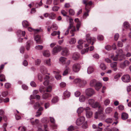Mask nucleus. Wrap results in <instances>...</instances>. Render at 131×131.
Returning a JSON list of instances; mask_svg holds the SVG:
<instances>
[{
  "mask_svg": "<svg viewBox=\"0 0 131 131\" xmlns=\"http://www.w3.org/2000/svg\"><path fill=\"white\" fill-rule=\"evenodd\" d=\"M110 103V101L109 100L107 99L105 100L104 102V104L106 105H108Z\"/></svg>",
  "mask_w": 131,
  "mask_h": 131,
  "instance_id": "nucleus-54",
  "label": "nucleus"
},
{
  "mask_svg": "<svg viewBox=\"0 0 131 131\" xmlns=\"http://www.w3.org/2000/svg\"><path fill=\"white\" fill-rule=\"evenodd\" d=\"M74 128L72 126H71L69 127L68 128V130L69 131H72L74 130Z\"/></svg>",
  "mask_w": 131,
  "mask_h": 131,
  "instance_id": "nucleus-62",
  "label": "nucleus"
},
{
  "mask_svg": "<svg viewBox=\"0 0 131 131\" xmlns=\"http://www.w3.org/2000/svg\"><path fill=\"white\" fill-rule=\"evenodd\" d=\"M80 57V54L78 52L74 53L72 56V58L74 60H78Z\"/></svg>",
  "mask_w": 131,
  "mask_h": 131,
  "instance_id": "nucleus-12",
  "label": "nucleus"
},
{
  "mask_svg": "<svg viewBox=\"0 0 131 131\" xmlns=\"http://www.w3.org/2000/svg\"><path fill=\"white\" fill-rule=\"evenodd\" d=\"M70 29H71L70 31V33L72 34L71 36H73L74 35V34L73 32L75 31V27L74 26H71V27L70 28Z\"/></svg>",
  "mask_w": 131,
  "mask_h": 131,
  "instance_id": "nucleus-28",
  "label": "nucleus"
},
{
  "mask_svg": "<svg viewBox=\"0 0 131 131\" xmlns=\"http://www.w3.org/2000/svg\"><path fill=\"white\" fill-rule=\"evenodd\" d=\"M89 50V48L83 49L81 51V54H84L85 53L87 52Z\"/></svg>",
  "mask_w": 131,
  "mask_h": 131,
  "instance_id": "nucleus-45",
  "label": "nucleus"
},
{
  "mask_svg": "<svg viewBox=\"0 0 131 131\" xmlns=\"http://www.w3.org/2000/svg\"><path fill=\"white\" fill-rule=\"evenodd\" d=\"M59 7L57 6H54L52 8V10L54 11H57L59 9Z\"/></svg>",
  "mask_w": 131,
  "mask_h": 131,
  "instance_id": "nucleus-60",
  "label": "nucleus"
},
{
  "mask_svg": "<svg viewBox=\"0 0 131 131\" xmlns=\"http://www.w3.org/2000/svg\"><path fill=\"white\" fill-rule=\"evenodd\" d=\"M8 94V92L7 91L3 92L2 93V95L3 97H5Z\"/></svg>",
  "mask_w": 131,
  "mask_h": 131,
  "instance_id": "nucleus-58",
  "label": "nucleus"
},
{
  "mask_svg": "<svg viewBox=\"0 0 131 131\" xmlns=\"http://www.w3.org/2000/svg\"><path fill=\"white\" fill-rule=\"evenodd\" d=\"M43 54L44 56L48 57L50 55V52L48 50H45L43 52Z\"/></svg>",
  "mask_w": 131,
  "mask_h": 131,
  "instance_id": "nucleus-25",
  "label": "nucleus"
},
{
  "mask_svg": "<svg viewBox=\"0 0 131 131\" xmlns=\"http://www.w3.org/2000/svg\"><path fill=\"white\" fill-rule=\"evenodd\" d=\"M31 43V41L30 40L28 41L27 42L25 47L26 50L28 51L30 49Z\"/></svg>",
  "mask_w": 131,
  "mask_h": 131,
  "instance_id": "nucleus-26",
  "label": "nucleus"
},
{
  "mask_svg": "<svg viewBox=\"0 0 131 131\" xmlns=\"http://www.w3.org/2000/svg\"><path fill=\"white\" fill-rule=\"evenodd\" d=\"M40 70L42 73L43 74L47 73V69L44 66L41 67L40 68Z\"/></svg>",
  "mask_w": 131,
  "mask_h": 131,
  "instance_id": "nucleus-19",
  "label": "nucleus"
},
{
  "mask_svg": "<svg viewBox=\"0 0 131 131\" xmlns=\"http://www.w3.org/2000/svg\"><path fill=\"white\" fill-rule=\"evenodd\" d=\"M85 93L86 95L89 96H91L95 93L94 90L92 88L87 89L85 90Z\"/></svg>",
  "mask_w": 131,
  "mask_h": 131,
  "instance_id": "nucleus-6",
  "label": "nucleus"
},
{
  "mask_svg": "<svg viewBox=\"0 0 131 131\" xmlns=\"http://www.w3.org/2000/svg\"><path fill=\"white\" fill-rule=\"evenodd\" d=\"M100 68L102 70H105L106 68V67L105 64L103 63L101 64L100 66Z\"/></svg>",
  "mask_w": 131,
  "mask_h": 131,
  "instance_id": "nucleus-43",
  "label": "nucleus"
},
{
  "mask_svg": "<svg viewBox=\"0 0 131 131\" xmlns=\"http://www.w3.org/2000/svg\"><path fill=\"white\" fill-rule=\"evenodd\" d=\"M43 48V46L42 45H38L35 46V49L37 50H42Z\"/></svg>",
  "mask_w": 131,
  "mask_h": 131,
  "instance_id": "nucleus-41",
  "label": "nucleus"
},
{
  "mask_svg": "<svg viewBox=\"0 0 131 131\" xmlns=\"http://www.w3.org/2000/svg\"><path fill=\"white\" fill-rule=\"evenodd\" d=\"M88 103L93 107H98L99 108H101V106L99 105V103L95 102L94 100L93 99H89L88 101Z\"/></svg>",
  "mask_w": 131,
  "mask_h": 131,
  "instance_id": "nucleus-2",
  "label": "nucleus"
},
{
  "mask_svg": "<svg viewBox=\"0 0 131 131\" xmlns=\"http://www.w3.org/2000/svg\"><path fill=\"white\" fill-rule=\"evenodd\" d=\"M44 62L45 64L48 66H50L51 65L50 59L47 60H45L44 61Z\"/></svg>",
  "mask_w": 131,
  "mask_h": 131,
  "instance_id": "nucleus-33",
  "label": "nucleus"
},
{
  "mask_svg": "<svg viewBox=\"0 0 131 131\" xmlns=\"http://www.w3.org/2000/svg\"><path fill=\"white\" fill-rule=\"evenodd\" d=\"M81 80L80 79L77 78L75 79L73 81V83L74 84H76L79 85V84L81 81Z\"/></svg>",
  "mask_w": 131,
  "mask_h": 131,
  "instance_id": "nucleus-32",
  "label": "nucleus"
},
{
  "mask_svg": "<svg viewBox=\"0 0 131 131\" xmlns=\"http://www.w3.org/2000/svg\"><path fill=\"white\" fill-rule=\"evenodd\" d=\"M62 49L61 47L59 46H55L53 49L52 53L53 55H56Z\"/></svg>",
  "mask_w": 131,
  "mask_h": 131,
  "instance_id": "nucleus-4",
  "label": "nucleus"
},
{
  "mask_svg": "<svg viewBox=\"0 0 131 131\" xmlns=\"http://www.w3.org/2000/svg\"><path fill=\"white\" fill-rule=\"evenodd\" d=\"M58 101V97H54L52 100V103H54Z\"/></svg>",
  "mask_w": 131,
  "mask_h": 131,
  "instance_id": "nucleus-47",
  "label": "nucleus"
},
{
  "mask_svg": "<svg viewBox=\"0 0 131 131\" xmlns=\"http://www.w3.org/2000/svg\"><path fill=\"white\" fill-rule=\"evenodd\" d=\"M97 82L95 80L93 79L90 81V85L91 86H94Z\"/></svg>",
  "mask_w": 131,
  "mask_h": 131,
  "instance_id": "nucleus-27",
  "label": "nucleus"
},
{
  "mask_svg": "<svg viewBox=\"0 0 131 131\" xmlns=\"http://www.w3.org/2000/svg\"><path fill=\"white\" fill-rule=\"evenodd\" d=\"M83 3L85 5V7L86 8H87V5H91L92 4V2L91 1L88 2V0H83Z\"/></svg>",
  "mask_w": 131,
  "mask_h": 131,
  "instance_id": "nucleus-24",
  "label": "nucleus"
},
{
  "mask_svg": "<svg viewBox=\"0 0 131 131\" xmlns=\"http://www.w3.org/2000/svg\"><path fill=\"white\" fill-rule=\"evenodd\" d=\"M117 65V62H114L110 64L111 67L113 68V70L114 71H116L117 70V68H116Z\"/></svg>",
  "mask_w": 131,
  "mask_h": 131,
  "instance_id": "nucleus-16",
  "label": "nucleus"
},
{
  "mask_svg": "<svg viewBox=\"0 0 131 131\" xmlns=\"http://www.w3.org/2000/svg\"><path fill=\"white\" fill-rule=\"evenodd\" d=\"M34 39L36 42L38 44H41L42 43L40 37L39 35H38L36 36L35 37Z\"/></svg>",
  "mask_w": 131,
  "mask_h": 131,
  "instance_id": "nucleus-13",
  "label": "nucleus"
},
{
  "mask_svg": "<svg viewBox=\"0 0 131 131\" xmlns=\"http://www.w3.org/2000/svg\"><path fill=\"white\" fill-rule=\"evenodd\" d=\"M22 25L24 27H26L29 26V24L27 21L25 20L22 22Z\"/></svg>",
  "mask_w": 131,
  "mask_h": 131,
  "instance_id": "nucleus-44",
  "label": "nucleus"
},
{
  "mask_svg": "<svg viewBox=\"0 0 131 131\" xmlns=\"http://www.w3.org/2000/svg\"><path fill=\"white\" fill-rule=\"evenodd\" d=\"M85 100V96L83 95H82L80 96L79 98V101L81 102H84Z\"/></svg>",
  "mask_w": 131,
  "mask_h": 131,
  "instance_id": "nucleus-36",
  "label": "nucleus"
},
{
  "mask_svg": "<svg viewBox=\"0 0 131 131\" xmlns=\"http://www.w3.org/2000/svg\"><path fill=\"white\" fill-rule=\"evenodd\" d=\"M86 83V82L85 81L82 80H81V81L80 82L79 86L80 87H83Z\"/></svg>",
  "mask_w": 131,
  "mask_h": 131,
  "instance_id": "nucleus-29",
  "label": "nucleus"
},
{
  "mask_svg": "<svg viewBox=\"0 0 131 131\" xmlns=\"http://www.w3.org/2000/svg\"><path fill=\"white\" fill-rule=\"evenodd\" d=\"M69 21L70 26L69 27V28H70L71 27V26H73V20L71 19H69Z\"/></svg>",
  "mask_w": 131,
  "mask_h": 131,
  "instance_id": "nucleus-53",
  "label": "nucleus"
},
{
  "mask_svg": "<svg viewBox=\"0 0 131 131\" xmlns=\"http://www.w3.org/2000/svg\"><path fill=\"white\" fill-rule=\"evenodd\" d=\"M76 42V39L74 38H72L69 41V43L70 44H73L75 43Z\"/></svg>",
  "mask_w": 131,
  "mask_h": 131,
  "instance_id": "nucleus-40",
  "label": "nucleus"
},
{
  "mask_svg": "<svg viewBox=\"0 0 131 131\" xmlns=\"http://www.w3.org/2000/svg\"><path fill=\"white\" fill-rule=\"evenodd\" d=\"M121 116L122 119L125 120L128 118V115L127 113H123L122 114Z\"/></svg>",
  "mask_w": 131,
  "mask_h": 131,
  "instance_id": "nucleus-18",
  "label": "nucleus"
},
{
  "mask_svg": "<svg viewBox=\"0 0 131 131\" xmlns=\"http://www.w3.org/2000/svg\"><path fill=\"white\" fill-rule=\"evenodd\" d=\"M42 5V0H41L39 3H37L35 5V6L37 8L41 6Z\"/></svg>",
  "mask_w": 131,
  "mask_h": 131,
  "instance_id": "nucleus-42",
  "label": "nucleus"
},
{
  "mask_svg": "<svg viewBox=\"0 0 131 131\" xmlns=\"http://www.w3.org/2000/svg\"><path fill=\"white\" fill-rule=\"evenodd\" d=\"M85 118L84 117L82 116L78 118L76 121V124L78 126L82 125L84 122Z\"/></svg>",
  "mask_w": 131,
  "mask_h": 131,
  "instance_id": "nucleus-8",
  "label": "nucleus"
},
{
  "mask_svg": "<svg viewBox=\"0 0 131 131\" xmlns=\"http://www.w3.org/2000/svg\"><path fill=\"white\" fill-rule=\"evenodd\" d=\"M86 112V115L88 118H91L93 115V113L90 110V108L88 107H86L85 109Z\"/></svg>",
  "mask_w": 131,
  "mask_h": 131,
  "instance_id": "nucleus-3",
  "label": "nucleus"
},
{
  "mask_svg": "<svg viewBox=\"0 0 131 131\" xmlns=\"http://www.w3.org/2000/svg\"><path fill=\"white\" fill-rule=\"evenodd\" d=\"M40 105L39 103H36L34 105V108L35 109H37L40 106Z\"/></svg>",
  "mask_w": 131,
  "mask_h": 131,
  "instance_id": "nucleus-48",
  "label": "nucleus"
},
{
  "mask_svg": "<svg viewBox=\"0 0 131 131\" xmlns=\"http://www.w3.org/2000/svg\"><path fill=\"white\" fill-rule=\"evenodd\" d=\"M116 52L117 54V55L121 57H123L125 55L123 53V51L121 49H118L117 50Z\"/></svg>",
  "mask_w": 131,
  "mask_h": 131,
  "instance_id": "nucleus-11",
  "label": "nucleus"
},
{
  "mask_svg": "<svg viewBox=\"0 0 131 131\" xmlns=\"http://www.w3.org/2000/svg\"><path fill=\"white\" fill-rule=\"evenodd\" d=\"M85 10L86 11V12H85L83 15V18L84 19H86V17L89 15L88 13L90 11V10L88 9L87 8H85Z\"/></svg>",
  "mask_w": 131,
  "mask_h": 131,
  "instance_id": "nucleus-22",
  "label": "nucleus"
},
{
  "mask_svg": "<svg viewBox=\"0 0 131 131\" xmlns=\"http://www.w3.org/2000/svg\"><path fill=\"white\" fill-rule=\"evenodd\" d=\"M61 54L62 55L64 56H67L69 54V53L68 49L66 48H63Z\"/></svg>",
  "mask_w": 131,
  "mask_h": 131,
  "instance_id": "nucleus-10",
  "label": "nucleus"
},
{
  "mask_svg": "<svg viewBox=\"0 0 131 131\" xmlns=\"http://www.w3.org/2000/svg\"><path fill=\"white\" fill-rule=\"evenodd\" d=\"M70 71V69L68 67H66V68L65 69L64 71H63V75L64 76L68 74V73Z\"/></svg>",
  "mask_w": 131,
  "mask_h": 131,
  "instance_id": "nucleus-20",
  "label": "nucleus"
},
{
  "mask_svg": "<svg viewBox=\"0 0 131 131\" xmlns=\"http://www.w3.org/2000/svg\"><path fill=\"white\" fill-rule=\"evenodd\" d=\"M52 87L51 86H48L47 88L46 91L47 92H50L52 90Z\"/></svg>",
  "mask_w": 131,
  "mask_h": 131,
  "instance_id": "nucleus-51",
  "label": "nucleus"
},
{
  "mask_svg": "<svg viewBox=\"0 0 131 131\" xmlns=\"http://www.w3.org/2000/svg\"><path fill=\"white\" fill-rule=\"evenodd\" d=\"M45 77H46V79L45 80V81L43 82V84L45 85H47L49 83L48 79H49V77L48 75H46Z\"/></svg>",
  "mask_w": 131,
  "mask_h": 131,
  "instance_id": "nucleus-21",
  "label": "nucleus"
},
{
  "mask_svg": "<svg viewBox=\"0 0 131 131\" xmlns=\"http://www.w3.org/2000/svg\"><path fill=\"white\" fill-rule=\"evenodd\" d=\"M118 57H119V56L117 55V54L114 57H113V55H112V56H110L109 55V57L111 58V59H112L113 61H117L118 60Z\"/></svg>",
  "mask_w": 131,
  "mask_h": 131,
  "instance_id": "nucleus-30",
  "label": "nucleus"
},
{
  "mask_svg": "<svg viewBox=\"0 0 131 131\" xmlns=\"http://www.w3.org/2000/svg\"><path fill=\"white\" fill-rule=\"evenodd\" d=\"M41 121L44 123H46L47 122V119L46 117H44L41 119Z\"/></svg>",
  "mask_w": 131,
  "mask_h": 131,
  "instance_id": "nucleus-52",
  "label": "nucleus"
},
{
  "mask_svg": "<svg viewBox=\"0 0 131 131\" xmlns=\"http://www.w3.org/2000/svg\"><path fill=\"white\" fill-rule=\"evenodd\" d=\"M69 14L71 15H73L75 13L74 11L72 9H70L69 10Z\"/></svg>",
  "mask_w": 131,
  "mask_h": 131,
  "instance_id": "nucleus-64",
  "label": "nucleus"
},
{
  "mask_svg": "<svg viewBox=\"0 0 131 131\" xmlns=\"http://www.w3.org/2000/svg\"><path fill=\"white\" fill-rule=\"evenodd\" d=\"M94 69L92 67L90 66L88 68L87 73L89 74H90L93 72Z\"/></svg>",
  "mask_w": 131,
  "mask_h": 131,
  "instance_id": "nucleus-23",
  "label": "nucleus"
},
{
  "mask_svg": "<svg viewBox=\"0 0 131 131\" xmlns=\"http://www.w3.org/2000/svg\"><path fill=\"white\" fill-rule=\"evenodd\" d=\"M112 111V108L110 107H107L105 110V112L106 114H109L111 113Z\"/></svg>",
  "mask_w": 131,
  "mask_h": 131,
  "instance_id": "nucleus-38",
  "label": "nucleus"
},
{
  "mask_svg": "<svg viewBox=\"0 0 131 131\" xmlns=\"http://www.w3.org/2000/svg\"><path fill=\"white\" fill-rule=\"evenodd\" d=\"M86 39L88 43L85 44L84 46L85 47H88L91 42H92L91 45H93L94 42L96 41L95 38L94 37H91L89 34H87L86 35Z\"/></svg>",
  "mask_w": 131,
  "mask_h": 131,
  "instance_id": "nucleus-1",
  "label": "nucleus"
},
{
  "mask_svg": "<svg viewBox=\"0 0 131 131\" xmlns=\"http://www.w3.org/2000/svg\"><path fill=\"white\" fill-rule=\"evenodd\" d=\"M51 28L53 30H56L58 29V27L56 24H53L51 26Z\"/></svg>",
  "mask_w": 131,
  "mask_h": 131,
  "instance_id": "nucleus-50",
  "label": "nucleus"
},
{
  "mask_svg": "<svg viewBox=\"0 0 131 131\" xmlns=\"http://www.w3.org/2000/svg\"><path fill=\"white\" fill-rule=\"evenodd\" d=\"M118 109L120 110H122L124 109V107L122 105H120L118 107Z\"/></svg>",
  "mask_w": 131,
  "mask_h": 131,
  "instance_id": "nucleus-61",
  "label": "nucleus"
},
{
  "mask_svg": "<svg viewBox=\"0 0 131 131\" xmlns=\"http://www.w3.org/2000/svg\"><path fill=\"white\" fill-rule=\"evenodd\" d=\"M129 63H130L127 60H125L123 62L120 63L119 67L121 68L124 69L126 66H128Z\"/></svg>",
  "mask_w": 131,
  "mask_h": 131,
  "instance_id": "nucleus-9",
  "label": "nucleus"
},
{
  "mask_svg": "<svg viewBox=\"0 0 131 131\" xmlns=\"http://www.w3.org/2000/svg\"><path fill=\"white\" fill-rule=\"evenodd\" d=\"M64 96L66 97H69L70 96V93L67 90L64 93Z\"/></svg>",
  "mask_w": 131,
  "mask_h": 131,
  "instance_id": "nucleus-37",
  "label": "nucleus"
},
{
  "mask_svg": "<svg viewBox=\"0 0 131 131\" xmlns=\"http://www.w3.org/2000/svg\"><path fill=\"white\" fill-rule=\"evenodd\" d=\"M56 15L53 13H49V18L51 19H54L55 18Z\"/></svg>",
  "mask_w": 131,
  "mask_h": 131,
  "instance_id": "nucleus-31",
  "label": "nucleus"
},
{
  "mask_svg": "<svg viewBox=\"0 0 131 131\" xmlns=\"http://www.w3.org/2000/svg\"><path fill=\"white\" fill-rule=\"evenodd\" d=\"M102 86V84L100 82H97L95 85L94 87L95 89L97 91H99Z\"/></svg>",
  "mask_w": 131,
  "mask_h": 131,
  "instance_id": "nucleus-15",
  "label": "nucleus"
},
{
  "mask_svg": "<svg viewBox=\"0 0 131 131\" xmlns=\"http://www.w3.org/2000/svg\"><path fill=\"white\" fill-rule=\"evenodd\" d=\"M62 14L64 16H66L67 13L64 10H62L61 11Z\"/></svg>",
  "mask_w": 131,
  "mask_h": 131,
  "instance_id": "nucleus-63",
  "label": "nucleus"
},
{
  "mask_svg": "<svg viewBox=\"0 0 131 131\" xmlns=\"http://www.w3.org/2000/svg\"><path fill=\"white\" fill-rule=\"evenodd\" d=\"M97 39L98 40H103L104 39V37L102 35H99L98 36Z\"/></svg>",
  "mask_w": 131,
  "mask_h": 131,
  "instance_id": "nucleus-57",
  "label": "nucleus"
},
{
  "mask_svg": "<svg viewBox=\"0 0 131 131\" xmlns=\"http://www.w3.org/2000/svg\"><path fill=\"white\" fill-rule=\"evenodd\" d=\"M113 121V119L112 118H108L105 120V122L108 124L111 123Z\"/></svg>",
  "mask_w": 131,
  "mask_h": 131,
  "instance_id": "nucleus-39",
  "label": "nucleus"
},
{
  "mask_svg": "<svg viewBox=\"0 0 131 131\" xmlns=\"http://www.w3.org/2000/svg\"><path fill=\"white\" fill-rule=\"evenodd\" d=\"M80 65L79 63H75L72 66V70L73 71L75 72H78L80 70Z\"/></svg>",
  "mask_w": 131,
  "mask_h": 131,
  "instance_id": "nucleus-5",
  "label": "nucleus"
},
{
  "mask_svg": "<svg viewBox=\"0 0 131 131\" xmlns=\"http://www.w3.org/2000/svg\"><path fill=\"white\" fill-rule=\"evenodd\" d=\"M17 34L18 36H24L25 35V31H22L20 30H18L17 32Z\"/></svg>",
  "mask_w": 131,
  "mask_h": 131,
  "instance_id": "nucleus-14",
  "label": "nucleus"
},
{
  "mask_svg": "<svg viewBox=\"0 0 131 131\" xmlns=\"http://www.w3.org/2000/svg\"><path fill=\"white\" fill-rule=\"evenodd\" d=\"M53 73L56 75L55 77L57 80H60L61 79V76L59 74V72L57 71H53Z\"/></svg>",
  "mask_w": 131,
  "mask_h": 131,
  "instance_id": "nucleus-17",
  "label": "nucleus"
},
{
  "mask_svg": "<svg viewBox=\"0 0 131 131\" xmlns=\"http://www.w3.org/2000/svg\"><path fill=\"white\" fill-rule=\"evenodd\" d=\"M121 79L122 81L124 82H129L130 81V76L128 74L122 76Z\"/></svg>",
  "mask_w": 131,
  "mask_h": 131,
  "instance_id": "nucleus-7",
  "label": "nucleus"
},
{
  "mask_svg": "<svg viewBox=\"0 0 131 131\" xmlns=\"http://www.w3.org/2000/svg\"><path fill=\"white\" fill-rule=\"evenodd\" d=\"M45 75H43V77H42L41 75H38V77L39 80L40 81H41L43 79L44 80L46 79V77H45Z\"/></svg>",
  "mask_w": 131,
  "mask_h": 131,
  "instance_id": "nucleus-46",
  "label": "nucleus"
},
{
  "mask_svg": "<svg viewBox=\"0 0 131 131\" xmlns=\"http://www.w3.org/2000/svg\"><path fill=\"white\" fill-rule=\"evenodd\" d=\"M114 117L116 121L118 119V114L117 112H115L114 113Z\"/></svg>",
  "mask_w": 131,
  "mask_h": 131,
  "instance_id": "nucleus-55",
  "label": "nucleus"
},
{
  "mask_svg": "<svg viewBox=\"0 0 131 131\" xmlns=\"http://www.w3.org/2000/svg\"><path fill=\"white\" fill-rule=\"evenodd\" d=\"M39 90L41 93H42V92L44 93L46 91L45 90H44V87L43 86L41 87L40 88Z\"/></svg>",
  "mask_w": 131,
  "mask_h": 131,
  "instance_id": "nucleus-49",
  "label": "nucleus"
},
{
  "mask_svg": "<svg viewBox=\"0 0 131 131\" xmlns=\"http://www.w3.org/2000/svg\"><path fill=\"white\" fill-rule=\"evenodd\" d=\"M66 60V58L63 57H61L60 59V61L62 62H64Z\"/></svg>",
  "mask_w": 131,
  "mask_h": 131,
  "instance_id": "nucleus-59",
  "label": "nucleus"
},
{
  "mask_svg": "<svg viewBox=\"0 0 131 131\" xmlns=\"http://www.w3.org/2000/svg\"><path fill=\"white\" fill-rule=\"evenodd\" d=\"M84 110V108L82 107H80L78 109L77 113H78L79 116V115Z\"/></svg>",
  "mask_w": 131,
  "mask_h": 131,
  "instance_id": "nucleus-35",
  "label": "nucleus"
},
{
  "mask_svg": "<svg viewBox=\"0 0 131 131\" xmlns=\"http://www.w3.org/2000/svg\"><path fill=\"white\" fill-rule=\"evenodd\" d=\"M50 94L47 93H45L42 95V98L43 99H46L50 96Z\"/></svg>",
  "mask_w": 131,
  "mask_h": 131,
  "instance_id": "nucleus-34",
  "label": "nucleus"
},
{
  "mask_svg": "<svg viewBox=\"0 0 131 131\" xmlns=\"http://www.w3.org/2000/svg\"><path fill=\"white\" fill-rule=\"evenodd\" d=\"M124 26L125 28H127L129 27V25L127 22H125L124 24Z\"/></svg>",
  "mask_w": 131,
  "mask_h": 131,
  "instance_id": "nucleus-56",
  "label": "nucleus"
}]
</instances>
